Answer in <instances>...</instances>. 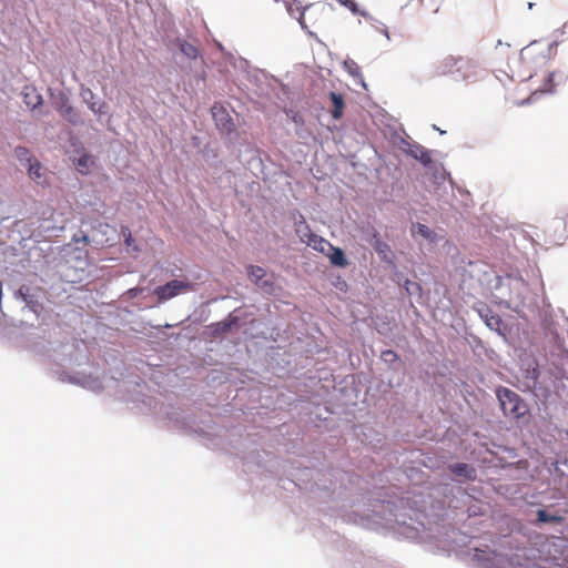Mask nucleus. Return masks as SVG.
Wrapping results in <instances>:
<instances>
[{
  "label": "nucleus",
  "instance_id": "obj_31",
  "mask_svg": "<svg viewBox=\"0 0 568 568\" xmlns=\"http://www.w3.org/2000/svg\"><path fill=\"white\" fill-rule=\"evenodd\" d=\"M82 241H83L85 244H88V243H89V237H88L87 235H83V236H82Z\"/></svg>",
  "mask_w": 568,
  "mask_h": 568
},
{
  "label": "nucleus",
  "instance_id": "obj_13",
  "mask_svg": "<svg viewBox=\"0 0 568 568\" xmlns=\"http://www.w3.org/2000/svg\"><path fill=\"white\" fill-rule=\"evenodd\" d=\"M449 469L456 476H460L469 480H474L476 478V469L465 463L452 465Z\"/></svg>",
  "mask_w": 568,
  "mask_h": 568
},
{
  "label": "nucleus",
  "instance_id": "obj_25",
  "mask_svg": "<svg viewBox=\"0 0 568 568\" xmlns=\"http://www.w3.org/2000/svg\"><path fill=\"white\" fill-rule=\"evenodd\" d=\"M342 6L348 8L352 12H357V6L352 0H337Z\"/></svg>",
  "mask_w": 568,
  "mask_h": 568
},
{
  "label": "nucleus",
  "instance_id": "obj_19",
  "mask_svg": "<svg viewBox=\"0 0 568 568\" xmlns=\"http://www.w3.org/2000/svg\"><path fill=\"white\" fill-rule=\"evenodd\" d=\"M483 317L485 318L487 326H489L490 328H498L501 323L500 317L491 314V311L489 310L485 315H483Z\"/></svg>",
  "mask_w": 568,
  "mask_h": 568
},
{
  "label": "nucleus",
  "instance_id": "obj_29",
  "mask_svg": "<svg viewBox=\"0 0 568 568\" xmlns=\"http://www.w3.org/2000/svg\"><path fill=\"white\" fill-rule=\"evenodd\" d=\"M298 22H300V24L302 26V28H303V29H306V28H307V27H306V24H305V21H304V11H302V12L300 13Z\"/></svg>",
  "mask_w": 568,
  "mask_h": 568
},
{
  "label": "nucleus",
  "instance_id": "obj_11",
  "mask_svg": "<svg viewBox=\"0 0 568 568\" xmlns=\"http://www.w3.org/2000/svg\"><path fill=\"white\" fill-rule=\"evenodd\" d=\"M329 100L332 103L331 114L335 120H338L343 116L345 109L344 97L341 93L329 92Z\"/></svg>",
  "mask_w": 568,
  "mask_h": 568
},
{
  "label": "nucleus",
  "instance_id": "obj_6",
  "mask_svg": "<svg viewBox=\"0 0 568 568\" xmlns=\"http://www.w3.org/2000/svg\"><path fill=\"white\" fill-rule=\"evenodd\" d=\"M296 233L298 234L302 242L306 243L308 246L321 253H328V250L333 248V245L328 241L312 233L308 225L306 224L297 225Z\"/></svg>",
  "mask_w": 568,
  "mask_h": 568
},
{
  "label": "nucleus",
  "instance_id": "obj_20",
  "mask_svg": "<svg viewBox=\"0 0 568 568\" xmlns=\"http://www.w3.org/2000/svg\"><path fill=\"white\" fill-rule=\"evenodd\" d=\"M422 6L429 12L436 13L440 8L442 0H419Z\"/></svg>",
  "mask_w": 568,
  "mask_h": 568
},
{
  "label": "nucleus",
  "instance_id": "obj_24",
  "mask_svg": "<svg viewBox=\"0 0 568 568\" xmlns=\"http://www.w3.org/2000/svg\"><path fill=\"white\" fill-rule=\"evenodd\" d=\"M382 358L386 362L387 361H396L398 358V356L394 351L387 349L382 353Z\"/></svg>",
  "mask_w": 568,
  "mask_h": 568
},
{
  "label": "nucleus",
  "instance_id": "obj_16",
  "mask_svg": "<svg viewBox=\"0 0 568 568\" xmlns=\"http://www.w3.org/2000/svg\"><path fill=\"white\" fill-rule=\"evenodd\" d=\"M247 274H248L250 280L254 284L260 283V281H262L266 276L265 270L257 265L247 266Z\"/></svg>",
  "mask_w": 568,
  "mask_h": 568
},
{
  "label": "nucleus",
  "instance_id": "obj_15",
  "mask_svg": "<svg viewBox=\"0 0 568 568\" xmlns=\"http://www.w3.org/2000/svg\"><path fill=\"white\" fill-rule=\"evenodd\" d=\"M328 252H332L329 254V261L333 265L338 267H344L347 265V260L345 257L344 252L339 247H334L328 250Z\"/></svg>",
  "mask_w": 568,
  "mask_h": 568
},
{
  "label": "nucleus",
  "instance_id": "obj_30",
  "mask_svg": "<svg viewBox=\"0 0 568 568\" xmlns=\"http://www.w3.org/2000/svg\"><path fill=\"white\" fill-rule=\"evenodd\" d=\"M124 236H125V244H126L128 246H130V245H131V242H132V235H131V232H128V234H124Z\"/></svg>",
  "mask_w": 568,
  "mask_h": 568
},
{
  "label": "nucleus",
  "instance_id": "obj_5",
  "mask_svg": "<svg viewBox=\"0 0 568 568\" xmlns=\"http://www.w3.org/2000/svg\"><path fill=\"white\" fill-rule=\"evenodd\" d=\"M54 109L58 111L60 116L68 121L72 125L83 124V120L79 111L73 108L70 103L68 95L63 92H59L53 98Z\"/></svg>",
  "mask_w": 568,
  "mask_h": 568
},
{
  "label": "nucleus",
  "instance_id": "obj_3",
  "mask_svg": "<svg viewBox=\"0 0 568 568\" xmlns=\"http://www.w3.org/2000/svg\"><path fill=\"white\" fill-rule=\"evenodd\" d=\"M497 397L506 416L517 419L527 413L526 404L515 392L505 387L499 388Z\"/></svg>",
  "mask_w": 568,
  "mask_h": 568
},
{
  "label": "nucleus",
  "instance_id": "obj_23",
  "mask_svg": "<svg viewBox=\"0 0 568 568\" xmlns=\"http://www.w3.org/2000/svg\"><path fill=\"white\" fill-rule=\"evenodd\" d=\"M375 250L379 255L383 256V258H386V254L390 253V247L388 246V244L383 242H377Z\"/></svg>",
  "mask_w": 568,
  "mask_h": 568
},
{
  "label": "nucleus",
  "instance_id": "obj_27",
  "mask_svg": "<svg viewBox=\"0 0 568 568\" xmlns=\"http://www.w3.org/2000/svg\"><path fill=\"white\" fill-rule=\"evenodd\" d=\"M143 292V288L142 287H132L130 290L126 291V294L130 296V297H136L138 295H140L141 293Z\"/></svg>",
  "mask_w": 568,
  "mask_h": 568
},
{
  "label": "nucleus",
  "instance_id": "obj_28",
  "mask_svg": "<svg viewBox=\"0 0 568 568\" xmlns=\"http://www.w3.org/2000/svg\"><path fill=\"white\" fill-rule=\"evenodd\" d=\"M102 106H103V105H101L99 109H97V108H95V103H93V102H92V103H89V108H90V110H92L94 113H100V114H101V113H103V111L101 110V108H102Z\"/></svg>",
  "mask_w": 568,
  "mask_h": 568
},
{
  "label": "nucleus",
  "instance_id": "obj_26",
  "mask_svg": "<svg viewBox=\"0 0 568 568\" xmlns=\"http://www.w3.org/2000/svg\"><path fill=\"white\" fill-rule=\"evenodd\" d=\"M88 160H89L88 156H83L78 162V171L82 174H87V172L83 170V168L87 165Z\"/></svg>",
  "mask_w": 568,
  "mask_h": 568
},
{
  "label": "nucleus",
  "instance_id": "obj_12",
  "mask_svg": "<svg viewBox=\"0 0 568 568\" xmlns=\"http://www.w3.org/2000/svg\"><path fill=\"white\" fill-rule=\"evenodd\" d=\"M174 45L179 48V50L191 60H195L200 55V50L193 43L187 42L184 39L176 38L174 40Z\"/></svg>",
  "mask_w": 568,
  "mask_h": 568
},
{
  "label": "nucleus",
  "instance_id": "obj_4",
  "mask_svg": "<svg viewBox=\"0 0 568 568\" xmlns=\"http://www.w3.org/2000/svg\"><path fill=\"white\" fill-rule=\"evenodd\" d=\"M193 290L194 284L189 280H172L164 285L155 287L154 294L158 296L159 302L162 303Z\"/></svg>",
  "mask_w": 568,
  "mask_h": 568
},
{
  "label": "nucleus",
  "instance_id": "obj_10",
  "mask_svg": "<svg viewBox=\"0 0 568 568\" xmlns=\"http://www.w3.org/2000/svg\"><path fill=\"white\" fill-rule=\"evenodd\" d=\"M22 98L26 105L31 110H36L43 103L42 95L32 85H27L23 88Z\"/></svg>",
  "mask_w": 568,
  "mask_h": 568
},
{
  "label": "nucleus",
  "instance_id": "obj_1",
  "mask_svg": "<svg viewBox=\"0 0 568 568\" xmlns=\"http://www.w3.org/2000/svg\"><path fill=\"white\" fill-rule=\"evenodd\" d=\"M547 62V57L531 47L524 48L519 55L513 60L510 71L513 75H517L521 81L532 80L541 73L542 84L537 85L531 91L527 102L535 99L538 93H552L557 85L566 81V75L562 72L545 71L544 67Z\"/></svg>",
  "mask_w": 568,
  "mask_h": 568
},
{
  "label": "nucleus",
  "instance_id": "obj_18",
  "mask_svg": "<svg viewBox=\"0 0 568 568\" xmlns=\"http://www.w3.org/2000/svg\"><path fill=\"white\" fill-rule=\"evenodd\" d=\"M416 232L426 240L435 241L436 234L425 224L418 223L416 225Z\"/></svg>",
  "mask_w": 568,
  "mask_h": 568
},
{
  "label": "nucleus",
  "instance_id": "obj_7",
  "mask_svg": "<svg viewBox=\"0 0 568 568\" xmlns=\"http://www.w3.org/2000/svg\"><path fill=\"white\" fill-rule=\"evenodd\" d=\"M211 113L216 128L224 134H230L235 130V123L229 111L221 104L214 103Z\"/></svg>",
  "mask_w": 568,
  "mask_h": 568
},
{
  "label": "nucleus",
  "instance_id": "obj_9",
  "mask_svg": "<svg viewBox=\"0 0 568 568\" xmlns=\"http://www.w3.org/2000/svg\"><path fill=\"white\" fill-rule=\"evenodd\" d=\"M405 152L413 159L419 161L425 168L432 169L434 166L430 151L419 143H407Z\"/></svg>",
  "mask_w": 568,
  "mask_h": 568
},
{
  "label": "nucleus",
  "instance_id": "obj_14",
  "mask_svg": "<svg viewBox=\"0 0 568 568\" xmlns=\"http://www.w3.org/2000/svg\"><path fill=\"white\" fill-rule=\"evenodd\" d=\"M18 294L19 296L22 297V300L26 302V304L28 305V307L37 313L38 312V308L41 306L37 300H34L33 295L30 294V287L28 286H21L19 290H18Z\"/></svg>",
  "mask_w": 568,
  "mask_h": 568
},
{
  "label": "nucleus",
  "instance_id": "obj_17",
  "mask_svg": "<svg viewBox=\"0 0 568 568\" xmlns=\"http://www.w3.org/2000/svg\"><path fill=\"white\" fill-rule=\"evenodd\" d=\"M537 518L540 523L558 524L562 520V518L560 516L548 514L546 510H542V509L537 511Z\"/></svg>",
  "mask_w": 568,
  "mask_h": 568
},
{
  "label": "nucleus",
  "instance_id": "obj_21",
  "mask_svg": "<svg viewBox=\"0 0 568 568\" xmlns=\"http://www.w3.org/2000/svg\"><path fill=\"white\" fill-rule=\"evenodd\" d=\"M255 285L267 294H272L274 292V281L272 278L264 277L262 281H260V283Z\"/></svg>",
  "mask_w": 568,
  "mask_h": 568
},
{
  "label": "nucleus",
  "instance_id": "obj_8",
  "mask_svg": "<svg viewBox=\"0 0 568 568\" xmlns=\"http://www.w3.org/2000/svg\"><path fill=\"white\" fill-rule=\"evenodd\" d=\"M17 159L28 168L30 176L40 178L41 164L34 159L31 152L24 146H17L14 150Z\"/></svg>",
  "mask_w": 568,
  "mask_h": 568
},
{
  "label": "nucleus",
  "instance_id": "obj_2",
  "mask_svg": "<svg viewBox=\"0 0 568 568\" xmlns=\"http://www.w3.org/2000/svg\"><path fill=\"white\" fill-rule=\"evenodd\" d=\"M477 63L474 59L463 55H448L436 68L438 75H449L455 80H470L476 77Z\"/></svg>",
  "mask_w": 568,
  "mask_h": 568
},
{
  "label": "nucleus",
  "instance_id": "obj_22",
  "mask_svg": "<svg viewBox=\"0 0 568 568\" xmlns=\"http://www.w3.org/2000/svg\"><path fill=\"white\" fill-rule=\"evenodd\" d=\"M232 326V322H219L213 324L211 327L213 328L214 334H223L230 331Z\"/></svg>",
  "mask_w": 568,
  "mask_h": 568
}]
</instances>
